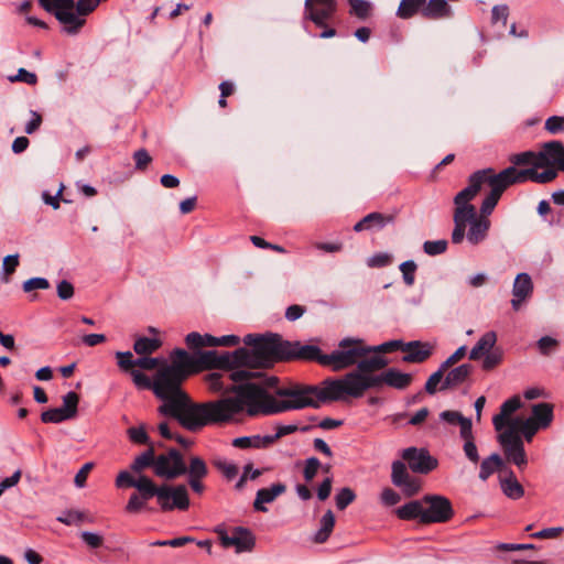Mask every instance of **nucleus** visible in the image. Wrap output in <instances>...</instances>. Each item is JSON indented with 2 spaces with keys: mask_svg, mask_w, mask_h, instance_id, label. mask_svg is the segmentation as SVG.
Returning a JSON list of instances; mask_svg holds the SVG:
<instances>
[{
  "mask_svg": "<svg viewBox=\"0 0 564 564\" xmlns=\"http://www.w3.org/2000/svg\"><path fill=\"white\" fill-rule=\"evenodd\" d=\"M186 377L166 366L154 376V394L162 400L158 411L164 416L175 419L184 429L196 432L207 425L227 423L235 415L248 409L251 399L243 389L237 387L239 398H220L216 401L195 403L181 388Z\"/></svg>",
  "mask_w": 564,
  "mask_h": 564,
  "instance_id": "1",
  "label": "nucleus"
},
{
  "mask_svg": "<svg viewBox=\"0 0 564 564\" xmlns=\"http://www.w3.org/2000/svg\"><path fill=\"white\" fill-rule=\"evenodd\" d=\"M545 130L552 134L564 132V117L552 116L549 117L544 126Z\"/></svg>",
  "mask_w": 564,
  "mask_h": 564,
  "instance_id": "62",
  "label": "nucleus"
},
{
  "mask_svg": "<svg viewBox=\"0 0 564 564\" xmlns=\"http://www.w3.org/2000/svg\"><path fill=\"white\" fill-rule=\"evenodd\" d=\"M350 379V397L361 398L369 389H380L383 386L382 372L380 375L348 372Z\"/></svg>",
  "mask_w": 564,
  "mask_h": 564,
  "instance_id": "20",
  "label": "nucleus"
},
{
  "mask_svg": "<svg viewBox=\"0 0 564 564\" xmlns=\"http://www.w3.org/2000/svg\"><path fill=\"white\" fill-rule=\"evenodd\" d=\"M286 491V486L282 482L272 484L269 488H261L256 494L253 508L259 512H267L265 503L273 502L279 496Z\"/></svg>",
  "mask_w": 564,
  "mask_h": 564,
  "instance_id": "24",
  "label": "nucleus"
},
{
  "mask_svg": "<svg viewBox=\"0 0 564 564\" xmlns=\"http://www.w3.org/2000/svg\"><path fill=\"white\" fill-rule=\"evenodd\" d=\"M272 445L270 435L241 436L232 441V446L240 449L268 448Z\"/></svg>",
  "mask_w": 564,
  "mask_h": 564,
  "instance_id": "35",
  "label": "nucleus"
},
{
  "mask_svg": "<svg viewBox=\"0 0 564 564\" xmlns=\"http://www.w3.org/2000/svg\"><path fill=\"white\" fill-rule=\"evenodd\" d=\"M509 161L514 167L518 165H531L532 167H535V162H538V152L524 151L516 153L509 156Z\"/></svg>",
  "mask_w": 564,
  "mask_h": 564,
  "instance_id": "46",
  "label": "nucleus"
},
{
  "mask_svg": "<svg viewBox=\"0 0 564 564\" xmlns=\"http://www.w3.org/2000/svg\"><path fill=\"white\" fill-rule=\"evenodd\" d=\"M321 467V462L316 457H310L305 460V466L303 469V477L306 481L313 480L316 476L318 468Z\"/></svg>",
  "mask_w": 564,
  "mask_h": 564,
  "instance_id": "60",
  "label": "nucleus"
},
{
  "mask_svg": "<svg viewBox=\"0 0 564 564\" xmlns=\"http://www.w3.org/2000/svg\"><path fill=\"white\" fill-rule=\"evenodd\" d=\"M350 379L346 373L340 379H325L321 386H294L276 388L274 394L284 400H278L273 394L256 387L243 389L246 397L251 399L247 409L249 416L273 415L304 408L317 409L322 403L343 400L350 397Z\"/></svg>",
  "mask_w": 564,
  "mask_h": 564,
  "instance_id": "2",
  "label": "nucleus"
},
{
  "mask_svg": "<svg viewBox=\"0 0 564 564\" xmlns=\"http://www.w3.org/2000/svg\"><path fill=\"white\" fill-rule=\"evenodd\" d=\"M409 476L406 466L402 460H394L391 466V481L397 486H401L403 480H405Z\"/></svg>",
  "mask_w": 564,
  "mask_h": 564,
  "instance_id": "48",
  "label": "nucleus"
},
{
  "mask_svg": "<svg viewBox=\"0 0 564 564\" xmlns=\"http://www.w3.org/2000/svg\"><path fill=\"white\" fill-rule=\"evenodd\" d=\"M196 370L197 369H221L234 370L239 368L238 357L242 355L241 350L224 351L218 354L216 350H197Z\"/></svg>",
  "mask_w": 564,
  "mask_h": 564,
  "instance_id": "9",
  "label": "nucleus"
},
{
  "mask_svg": "<svg viewBox=\"0 0 564 564\" xmlns=\"http://www.w3.org/2000/svg\"><path fill=\"white\" fill-rule=\"evenodd\" d=\"M517 426L527 442H531L536 432L542 430L540 426L531 422V420H523L520 417L512 420V426L510 429L514 430Z\"/></svg>",
  "mask_w": 564,
  "mask_h": 564,
  "instance_id": "43",
  "label": "nucleus"
},
{
  "mask_svg": "<svg viewBox=\"0 0 564 564\" xmlns=\"http://www.w3.org/2000/svg\"><path fill=\"white\" fill-rule=\"evenodd\" d=\"M127 435L133 444L149 445V446H150V444H152L150 442V437H149L145 426L143 424L140 426L129 427L127 430Z\"/></svg>",
  "mask_w": 564,
  "mask_h": 564,
  "instance_id": "47",
  "label": "nucleus"
},
{
  "mask_svg": "<svg viewBox=\"0 0 564 564\" xmlns=\"http://www.w3.org/2000/svg\"><path fill=\"white\" fill-rule=\"evenodd\" d=\"M116 358L118 360V366L123 371H131L134 370V362L135 359L133 358V355L131 351H117Z\"/></svg>",
  "mask_w": 564,
  "mask_h": 564,
  "instance_id": "58",
  "label": "nucleus"
},
{
  "mask_svg": "<svg viewBox=\"0 0 564 564\" xmlns=\"http://www.w3.org/2000/svg\"><path fill=\"white\" fill-rule=\"evenodd\" d=\"M370 346L356 337H345L339 340L337 349L328 354V367L333 371H340L357 366L360 357L369 355Z\"/></svg>",
  "mask_w": 564,
  "mask_h": 564,
  "instance_id": "7",
  "label": "nucleus"
},
{
  "mask_svg": "<svg viewBox=\"0 0 564 564\" xmlns=\"http://www.w3.org/2000/svg\"><path fill=\"white\" fill-rule=\"evenodd\" d=\"M130 375L134 384L140 389H151L154 392V380L151 381L150 378L141 372L140 370H131Z\"/></svg>",
  "mask_w": 564,
  "mask_h": 564,
  "instance_id": "59",
  "label": "nucleus"
},
{
  "mask_svg": "<svg viewBox=\"0 0 564 564\" xmlns=\"http://www.w3.org/2000/svg\"><path fill=\"white\" fill-rule=\"evenodd\" d=\"M395 513L401 520L419 519L422 523L424 514L423 498L421 500H412L395 510Z\"/></svg>",
  "mask_w": 564,
  "mask_h": 564,
  "instance_id": "34",
  "label": "nucleus"
},
{
  "mask_svg": "<svg viewBox=\"0 0 564 564\" xmlns=\"http://www.w3.org/2000/svg\"><path fill=\"white\" fill-rule=\"evenodd\" d=\"M55 6L51 14L63 25L62 31L68 35L78 34L86 20L78 17V14H74L76 8L75 0H56Z\"/></svg>",
  "mask_w": 564,
  "mask_h": 564,
  "instance_id": "12",
  "label": "nucleus"
},
{
  "mask_svg": "<svg viewBox=\"0 0 564 564\" xmlns=\"http://www.w3.org/2000/svg\"><path fill=\"white\" fill-rule=\"evenodd\" d=\"M350 6L349 14L365 21L372 12V4L367 0H347Z\"/></svg>",
  "mask_w": 564,
  "mask_h": 564,
  "instance_id": "42",
  "label": "nucleus"
},
{
  "mask_svg": "<svg viewBox=\"0 0 564 564\" xmlns=\"http://www.w3.org/2000/svg\"><path fill=\"white\" fill-rule=\"evenodd\" d=\"M70 420L61 408L48 409L41 413V421L43 423L58 424L61 422Z\"/></svg>",
  "mask_w": 564,
  "mask_h": 564,
  "instance_id": "49",
  "label": "nucleus"
},
{
  "mask_svg": "<svg viewBox=\"0 0 564 564\" xmlns=\"http://www.w3.org/2000/svg\"><path fill=\"white\" fill-rule=\"evenodd\" d=\"M62 399L63 405L59 408L70 420L75 419L78 413L79 395L74 391H69Z\"/></svg>",
  "mask_w": 564,
  "mask_h": 564,
  "instance_id": "45",
  "label": "nucleus"
},
{
  "mask_svg": "<svg viewBox=\"0 0 564 564\" xmlns=\"http://www.w3.org/2000/svg\"><path fill=\"white\" fill-rule=\"evenodd\" d=\"M533 291V283L528 273H519L514 280L512 294L519 297H529Z\"/></svg>",
  "mask_w": 564,
  "mask_h": 564,
  "instance_id": "40",
  "label": "nucleus"
},
{
  "mask_svg": "<svg viewBox=\"0 0 564 564\" xmlns=\"http://www.w3.org/2000/svg\"><path fill=\"white\" fill-rule=\"evenodd\" d=\"M424 514L422 523H445L454 516V509L448 498L441 495L423 497Z\"/></svg>",
  "mask_w": 564,
  "mask_h": 564,
  "instance_id": "10",
  "label": "nucleus"
},
{
  "mask_svg": "<svg viewBox=\"0 0 564 564\" xmlns=\"http://www.w3.org/2000/svg\"><path fill=\"white\" fill-rule=\"evenodd\" d=\"M173 361L166 367L174 369L184 377H188L196 371V355H189L184 349L177 348L173 352Z\"/></svg>",
  "mask_w": 564,
  "mask_h": 564,
  "instance_id": "26",
  "label": "nucleus"
},
{
  "mask_svg": "<svg viewBox=\"0 0 564 564\" xmlns=\"http://www.w3.org/2000/svg\"><path fill=\"white\" fill-rule=\"evenodd\" d=\"M261 373L257 371L243 370L240 368L230 370L229 373L213 372L207 376V383L210 390L215 392L235 393L234 398H239L238 392L235 390L237 387L251 386L256 387L270 394L267 388L275 387L278 383L276 377H268L260 381H252L254 378H260Z\"/></svg>",
  "mask_w": 564,
  "mask_h": 564,
  "instance_id": "5",
  "label": "nucleus"
},
{
  "mask_svg": "<svg viewBox=\"0 0 564 564\" xmlns=\"http://www.w3.org/2000/svg\"><path fill=\"white\" fill-rule=\"evenodd\" d=\"M388 366L387 358L376 355V352H371L369 355H365V357H360L357 369L351 372H361V373H373L379 371Z\"/></svg>",
  "mask_w": 564,
  "mask_h": 564,
  "instance_id": "30",
  "label": "nucleus"
},
{
  "mask_svg": "<svg viewBox=\"0 0 564 564\" xmlns=\"http://www.w3.org/2000/svg\"><path fill=\"white\" fill-rule=\"evenodd\" d=\"M402 458L408 462L412 471L429 474L437 467V459L425 448L408 447L402 452Z\"/></svg>",
  "mask_w": 564,
  "mask_h": 564,
  "instance_id": "16",
  "label": "nucleus"
},
{
  "mask_svg": "<svg viewBox=\"0 0 564 564\" xmlns=\"http://www.w3.org/2000/svg\"><path fill=\"white\" fill-rule=\"evenodd\" d=\"M356 499L355 492L348 488H341L335 496L336 507L339 510L346 509Z\"/></svg>",
  "mask_w": 564,
  "mask_h": 564,
  "instance_id": "50",
  "label": "nucleus"
},
{
  "mask_svg": "<svg viewBox=\"0 0 564 564\" xmlns=\"http://www.w3.org/2000/svg\"><path fill=\"white\" fill-rule=\"evenodd\" d=\"M503 460L499 454L494 453L480 463L479 478L486 481L495 471L501 469Z\"/></svg>",
  "mask_w": 564,
  "mask_h": 564,
  "instance_id": "39",
  "label": "nucleus"
},
{
  "mask_svg": "<svg viewBox=\"0 0 564 564\" xmlns=\"http://www.w3.org/2000/svg\"><path fill=\"white\" fill-rule=\"evenodd\" d=\"M80 538L83 542L86 543L91 549L100 547L104 542V539L100 534L90 531H83L80 533Z\"/></svg>",
  "mask_w": 564,
  "mask_h": 564,
  "instance_id": "64",
  "label": "nucleus"
},
{
  "mask_svg": "<svg viewBox=\"0 0 564 564\" xmlns=\"http://www.w3.org/2000/svg\"><path fill=\"white\" fill-rule=\"evenodd\" d=\"M400 271L402 272L403 281L406 285L411 286L414 284V273L416 271V263L413 260H406L400 264Z\"/></svg>",
  "mask_w": 564,
  "mask_h": 564,
  "instance_id": "54",
  "label": "nucleus"
},
{
  "mask_svg": "<svg viewBox=\"0 0 564 564\" xmlns=\"http://www.w3.org/2000/svg\"><path fill=\"white\" fill-rule=\"evenodd\" d=\"M545 167L546 170H544L543 172H538V167L518 170L514 166H509L506 169V171L510 172L509 176L511 180H513V184L524 183L529 180L539 184H546L552 182L557 176L558 170L552 166Z\"/></svg>",
  "mask_w": 564,
  "mask_h": 564,
  "instance_id": "18",
  "label": "nucleus"
},
{
  "mask_svg": "<svg viewBox=\"0 0 564 564\" xmlns=\"http://www.w3.org/2000/svg\"><path fill=\"white\" fill-rule=\"evenodd\" d=\"M453 15L454 11L446 0H425L423 19L445 20Z\"/></svg>",
  "mask_w": 564,
  "mask_h": 564,
  "instance_id": "27",
  "label": "nucleus"
},
{
  "mask_svg": "<svg viewBox=\"0 0 564 564\" xmlns=\"http://www.w3.org/2000/svg\"><path fill=\"white\" fill-rule=\"evenodd\" d=\"M447 241L446 240H435V241H425L423 243V250L429 256H438L446 251Z\"/></svg>",
  "mask_w": 564,
  "mask_h": 564,
  "instance_id": "56",
  "label": "nucleus"
},
{
  "mask_svg": "<svg viewBox=\"0 0 564 564\" xmlns=\"http://www.w3.org/2000/svg\"><path fill=\"white\" fill-rule=\"evenodd\" d=\"M399 488H401L402 490V494L405 496V497H413L415 496L416 494H419V491L421 490V481L420 479L413 477V476H409L405 480H403V484L401 486H398Z\"/></svg>",
  "mask_w": 564,
  "mask_h": 564,
  "instance_id": "53",
  "label": "nucleus"
},
{
  "mask_svg": "<svg viewBox=\"0 0 564 564\" xmlns=\"http://www.w3.org/2000/svg\"><path fill=\"white\" fill-rule=\"evenodd\" d=\"M219 540L224 547L234 546L237 553L250 552L256 544L254 536L249 529L236 527L231 534L219 531Z\"/></svg>",
  "mask_w": 564,
  "mask_h": 564,
  "instance_id": "15",
  "label": "nucleus"
},
{
  "mask_svg": "<svg viewBox=\"0 0 564 564\" xmlns=\"http://www.w3.org/2000/svg\"><path fill=\"white\" fill-rule=\"evenodd\" d=\"M56 520L66 525L77 524L85 520V513L79 510H65Z\"/></svg>",
  "mask_w": 564,
  "mask_h": 564,
  "instance_id": "51",
  "label": "nucleus"
},
{
  "mask_svg": "<svg viewBox=\"0 0 564 564\" xmlns=\"http://www.w3.org/2000/svg\"><path fill=\"white\" fill-rule=\"evenodd\" d=\"M403 351L408 352L402 357L404 362L421 364L432 355V346L429 343L412 340L405 343Z\"/></svg>",
  "mask_w": 564,
  "mask_h": 564,
  "instance_id": "25",
  "label": "nucleus"
},
{
  "mask_svg": "<svg viewBox=\"0 0 564 564\" xmlns=\"http://www.w3.org/2000/svg\"><path fill=\"white\" fill-rule=\"evenodd\" d=\"M404 345L405 343L402 340H389L378 346H370V352H389L395 349H401L403 351Z\"/></svg>",
  "mask_w": 564,
  "mask_h": 564,
  "instance_id": "61",
  "label": "nucleus"
},
{
  "mask_svg": "<svg viewBox=\"0 0 564 564\" xmlns=\"http://www.w3.org/2000/svg\"><path fill=\"white\" fill-rule=\"evenodd\" d=\"M473 371V366L470 364H463L447 372L445 376L440 390L444 391L447 389H453L462 384L467 380Z\"/></svg>",
  "mask_w": 564,
  "mask_h": 564,
  "instance_id": "29",
  "label": "nucleus"
},
{
  "mask_svg": "<svg viewBox=\"0 0 564 564\" xmlns=\"http://www.w3.org/2000/svg\"><path fill=\"white\" fill-rule=\"evenodd\" d=\"M455 206L456 208L453 216L454 229L452 232V242L458 245L464 240L468 219L473 218L474 216V206Z\"/></svg>",
  "mask_w": 564,
  "mask_h": 564,
  "instance_id": "21",
  "label": "nucleus"
},
{
  "mask_svg": "<svg viewBox=\"0 0 564 564\" xmlns=\"http://www.w3.org/2000/svg\"><path fill=\"white\" fill-rule=\"evenodd\" d=\"M552 166L564 172V144L561 141H550L538 152L535 167Z\"/></svg>",
  "mask_w": 564,
  "mask_h": 564,
  "instance_id": "19",
  "label": "nucleus"
},
{
  "mask_svg": "<svg viewBox=\"0 0 564 564\" xmlns=\"http://www.w3.org/2000/svg\"><path fill=\"white\" fill-rule=\"evenodd\" d=\"M499 443L503 447L506 457L509 462L518 467L527 465V454L520 435L512 429L502 432L498 437Z\"/></svg>",
  "mask_w": 564,
  "mask_h": 564,
  "instance_id": "13",
  "label": "nucleus"
},
{
  "mask_svg": "<svg viewBox=\"0 0 564 564\" xmlns=\"http://www.w3.org/2000/svg\"><path fill=\"white\" fill-rule=\"evenodd\" d=\"M536 346L542 355L547 356L557 348L558 341L553 337L543 336L538 340Z\"/></svg>",
  "mask_w": 564,
  "mask_h": 564,
  "instance_id": "63",
  "label": "nucleus"
},
{
  "mask_svg": "<svg viewBox=\"0 0 564 564\" xmlns=\"http://www.w3.org/2000/svg\"><path fill=\"white\" fill-rule=\"evenodd\" d=\"M382 380L383 384L394 389L403 390L412 382V376L410 373L401 372L395 368H389L382 372Z\"/></svg>",
  "mask_w": 564,
  "mask_h": 564,
  "instance_id": "32",
  "label": "nucleus"
},
{
  "mask_svg": "<svg viewBox=\"0 0 564 564\" xmlns=\"http://www.w3.org/2000/svg\"><path fill=\"white\" fill-rule=\"evenodd\" d=\"M497 343V335L490 330L485 333L471 348L469 352L470 360H478L480 357L491 351Z\"/></svg>",
  "mask_w": 564,
  "mask_h": 564,
  "instance_id": "31",
  "label": "nucleus"
},
{
  "mask_svg": "<svg viewBox=\"0 0 564 564\" xmlns=\"http://www.w3.org/2000/svg\"><path fill=\"white\" fill-rule=\"evenodd\" d=\"M48 288H50L48 280L45 278H40V276L31 278V279L26 280L22 285L23 291L26 293H30L34 290H46Z\"/></svg>",
  "mask_w": 564,
  "mask_h": 564,
  "instance_id": "57",
  "label": "nucleus"
},
{
  "mask_svg": "<svg viewBox=\"0 0 564 564\" xmlns=\"http://www.w3.org/2000/svg\"><path fill=\"white\" fill-rule=\"evenodd\" d=\"M155 464H156V456L155 451L153 447V444H150L149 448L141 453L139 456H137L132 464L130 465V468L133 473H141L148 467H153V471L155 473Z\"/></svg>",
  "mask_w": 564,
  "mask_h": 564,
  "instance_id": "37",
  "label": "nucleus"
},
{
  "mask_svg": "<svg viewBox=\"0 0 564 564\" xmlns=\"http://www.w3.org/2000/svg\"><path fill=\"white\" fill-rule=\"evenodd\" d=\"M99 4V0H78L74 14H78L86 20V17L91 13Z\"/></svg>",
  "mask_w": 564,
  "mask_h": 564,
  "instance_id": "55",
  "label": "nucleus"
},
{
  "mask_svg": "<svg viewBox=\"0 0 564 564\" xmlns=\"http://www.w3.org/2000/svg\"><path fill=\"white\" fill-rule=\"evenodd\" d=\"M468 224L470 225L469 230L466 234L468 242L474 246L482 242L488 236V231L491 226L490 220L478 216L476 208L474 207V216L468 219Z\"/></svg>",
  "mask_w": 564,
  "mask_h": 564,
  "instance_id": "22",
  "label": "nucleus"
},
{
  "mask_svg": "<svg viewBox=\"0 0 564 564\" xmlns=\"http://www.w3.org/2000/svg\"><path fill=\"white\" fill-rule=\"evenodd\" d=\"M327 357L328 354H323L318 346L302 345L300 341H290V347H286L285 352V360L316 361L324 367H328Z\"/></svg>",
  "mask_w": 564,
  "mask_h": 564,
  "instance_id": "17",
  "label": "nucleus"
},
{
  "mask_svg": "<svg viewBox=\"0 0 564 564\" xmlns=\"http://www.w3.org/2000/svg\"><path fill=\"white\" fill-rule=\"evenodd\" d=\"M335 527V516L332 510H327L319 520V529L313 536L315 543H325L330 536Z\"/></svg>",
  "mask_w": 564,
  "mask_h": 564,
  "instance_id": "36",
  "label": "nucleus"
},
{
  "mask_svg": "<svg viewBox=\"0 0 564 564\" xmlns=\"http://www.w3.org/2000/svg\"><path fill=\"white\" fill-rule=\"evenodd\" d=\"M305 19L316 26H325L337 11V0H305Z\"/></svg>",
  "mask_w": 564,
  "mask_h": 564,
  "instance_id": "14",
  "label": "nucleus"
},
{
  "mask_svg": "<svg viewBox=\"0 0 564 564\" xmlns=\"http://www.w3.org/2000/svg\"><path fill=\"white\" fill-rule=\"evenodd\" d=\"M187 471L186 463L181 452L170 448L166 453L156 456L155 475L167 480L176 479Z\"/></svg>",
  "mask_w": 564,
  "mask_h": 564,
  "instance_id": "11",
  "label": "nucleus"
},
{
  "mask_svg": "<svg viewBox=\"0 0 564 564\" xmlns=\"http://www.w3.org/2000/svg\"><path fill=\"white\" fill-rule=\"evenodd\" d=\"M510 172L506 169L496 173L492 167L478 170L469 175L468 185L458 192L454 197V204L460 206H473L470 202L477 196L482 186L487 184L490 192L486 195L480 205L478 216L489 219L503 192L511 185L512 181L509 176Z\"/></svg>",
  "mask_w": 564,
  "mask_h": 564,
  "instance_id": "3",
  "label": "nucleus"
},
{
  "mask_svg": "<svg viewBox=\"0 0 564 564\" xmlns=\"http://www.w3.org/2000/svg\"><path fill=\"white\" fill-rule=\"evenodd\" d=\"M161 345L162 343L158 338L139 337L134 341L133 349L135 354L140 356L151 355L156 351Z\"/></svg>",
  "mask_w": 564,
  "mask_h": 564,
  "instance_id": "41",
  "label": "nucleus"
},
{
  "mask_svg": "<svg viewBox=\"0 0 564 564\" xmlns=\"http://www.w3.org/2000/svg\"><path fill=\"white\" fill-rule=\"evenodd\" d=\"M522 406V402L519 395L505 401L500 406V412L492 417V424L496 431H501L506 426H512V421H509V416L518 411Z\"/></svg>",
  "mask_w": 564,
  "mask_h": 564,
  "instance_id": "23",
  "label": "nucleus"
},
{
  "mask_svg": "<svg viewBox=\"0 0 564 564\" xmlns=\"http://www.w3.org/2000/svg\"><path fill=\"white\" fill-rule=\"evenodd\" d=\"M151 480L152 479L145 475H140L138 478H134L127 470H122L118 474L116 478L117 487H132L138 491L130 496L126 506L127 512L135 514L143 510V497L145 496Z\"/></svg>",
  "mask_w": 564,
  "mask_h": 564,
  "instance_id": "8",
  "label": "nucleus"
},
{
  "mask_svg": "<svg viewBox=\"0 0 564 564\" xmlns=\"http://www.w3.org/2000/svg\"><path fill=\"white\" fill-rule=\"evenodd\" d=\"M502 360V350L499 348H494L491 351L484 355L482 360V369L491 370L496 368Z\"/></svg>",
  "mask_w": 564,
  "mask_h": 564,
  "instance_id": "52",
  "label": "nucleus"
},
{
  "mask_svg": "<svg viewBox=\"0 0 564 564\" xmlns=\"http://www.w3.org/2000/svg\"><path fill=\"white\" fill-rule=\"evenodd\" d=\"M156 498V503L162 512H170L173 510L185 511L189 508V496L185 485H156L151 480L150 486L143 497V510L147 509L148 501Z\"/></svg>",
  "mask_w": 564,
  "mask_h": 564,
  "instance_id": "6",
  "label": "nucleus"
},
{
  "mask_svg": "<svg viewBox=\"0 0 564 564\" xmlns=\"http://www.w3.org/2000/svg\"><path fill=\"white\" fill-rule=\"evenodd\" d=\"M554 419V405L549 402H540L531 406V420L535 425L542 430L547 429Z\"/></svg>",
  "mask_w": 564,
  "mask_h": 564,
  "instance_id": "28",
  "label": "nucleus"
},
{
  "mask_svg": "<svg viewBox=\"0 0 564 564\" xmlns=\"http://www.w3.org/2000/svg\"><path fill=\"white\" fill-rule=\"evenodd\" d=\"M500 486L502 492L512 500H518L522 498L524 495V489L522 485L518 481L512 470L509 471L508 477L500 480Z\"/></svg>",
  "mask_w": 564,
  "mask_h": 564,
  "instance_id": "38",
  "label": "nucleus"
},
{
  "mask_svg": "<svg viewBox=\"0 0 564 564\" xmlns=\"http://www.w3.org/2000/svg\"><path fill=\"white\" fill-rule=\"evenodd\" d=\"M242 343L245 347L236 349L242 351L238 357V365L239 368L250 371L270 368L275 362L285 360L286 347H290L289 340L274 333L248 334Z\"/></svg>",
  "mask_w": 564,
  "mask_h": 564,
  "instance_id": "4",
  "label": "nucleus"
},
{
  "mask_svg": "<svg viewBox=\"0 0 564 564\" xmlns=\"http://www.w3.org/2000/svg\"><path fill=\"white\" fill-rule=\"evenodd\" d=\"M424 7L425 0H401L395 14L402 20H409L415 15L423 18Z\"/></svg>",
  "mask_w": 564,
  "mask_h": 564,
  "instance_id": "33",
  "label": "nucleus"
},
{
  "mask_svg": "<svg viewBox=\"0 0 564 564\" xmlns=\"http://www.w3.org/2000/svg\"><path fill=\"white\" fill-rule=\"evenodd\" d=\"M188 479H203L208 474V468L204 459L193 456L187 467Z\"/></svg>",
  "mask_w": 564,
  "mask_h": 564,
  "instance_id": "44",
  "label": "nucleus"
}]
</instances>
